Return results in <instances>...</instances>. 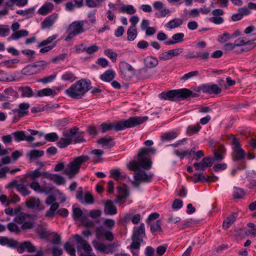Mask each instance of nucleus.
Masks as SVG:
<instances>
[{
  "label": "nucleus",
  "mask_w": 256,
  "mask_h": 256,
  "mask_svg": "<svg viewBox=\"0 0 256 256\" xmlns=\"http://www.w3.org/2000/svg\"><path fill=\"white\" fill-rule=\"evenodd\" d=\"M155 150L154 148H142L140 149L138 154L137 160L133 161L129 163L128 168L134 172V179L139 180L145 182H150L154 176L152 174H146L144 171L139 170L140 168L145 170H150L151 168L152 162L148 158L150 154H154Z\"/></svg>",
  "instance_id": "obj_1"
},
{
  "label": "nucleus",
  "mask_w": 256,
  "mask_h": 256,
  "mask_svg": "<svg viewBox=\"0 0 256 256\" xmlns=\"http://www.w3.org/2000/svg\"><path fill=\"white\" fill-rule=\"evenodd\" d=\"M148 120V117L144 116H134L130 117L125 120H120L111 123H102L100 124L101 132L104 133L107 131L114 130L119 131L124 130L126 128L134 127Z\"/></svg>",
  "instance_id": "obj_2"
},
{
  "label": "nucleus",
  "mask_w": 256,
  "mask_h": 256,
  "mask_svg": "<svg viewBox=\"0 0 256 256\" xmlns=\"http://www.w3.org/2000/svg\"><path fill=\"white\" fill-rule=\"evenodd\" d=\"M91 88V82L83 78L72 84L66 90V93L71 98L79 100L82 98Z\"/></svg>",
  "instance_id": "obj_3"
},
{
  "label": "nucleus",
  "mask_w": 256,
  "mask_h": 256,
  "mask_svg": "<svg viewBox=\"0 0 256 256\" xmlns=\"http://www.w3.org/2000/svg\"><path fill=\"white\" fill-rule=\"evenodd\" d=\"M90 159L88 156L82 155L74 158L70 162L64 170V174L70 178H74L80 171L81 165Z\"/></svg>",
  "instance_id": "obj_4"
},
{
  "label": "nucleus",
  "mask_w": 256,
  "mask_h": 256,
  "mask_svg": "<svg viewBox=\"0 0 256 256\" xmlns=\"http://www.w3.org/2000/svg\"><path fill=\"white\" fill-rule=\"evenodd\" d=\"M190 94L189 90L182 88L164 92L160 94V98L164 100L174 101L179 98H186Z\"/></svg>",
  "instance_id": "obj_5"
},
{
  "label": "nucleus",
  "mask_w": 256,
  "mask_h": 256,
  "mask_svg": "<svg viewBox=\"0 0 256 256\" xmlns=\"http://www.w3.org/2000/svg\"><path fill=\"white\" fill-rule=\"evenodd\" d=\"M228 139L231 140L232 144L233 145L232 160L236 162L243 160L246 156V153L240 147L238 139L232 134L228 136Z\"/></svg>",
  "instance_id": "obj_6"
},
{
  "label": "nucleus",
  "mask_w": 256,
  "mask_h": 256,
  "mask_svg": "<svg viewBox=\"0 0 256 256\" xmlns=\"http://www.w3.org/2000/svg\"><path fill=\"white\" fill-rule=\"evenodd\" d=\"M68 30V34L66 38V40L67 42L76 35L84 31V20L73 22L69 26Z\"/></svg>",
  "instance_id": "obj_7"
},
{
  "label": "nucleus",
  "mask_w": 256,
  "mask_h": 256,
  "mask_svg": "<svg viewBox=\"0 0 256 256\" xmlns=\"http://www.w3.org/2000/svg\"><path fill=\"white\" fill-rule=\"evenodd\" d=\"M14 221L22 224V229H30L33 227V220L32 216L24 212L16 216Z\"/></svg>",
  "instance_id": "obj_8"
},
{
  "label": "nucleus",
  "mask_w": 256,
  "mask_h": 256,
  "mask_svg": "<svg viewBox=\"0 0 256 256\" xmlns=\"http://www.w3.org/2000/svg\"><path fill=\"white\" fill-rule=\"evenodd\" d=\"M120 68L122 76L128 80H130L135 75L134 69L127 62H120Z\"/></svg>",
  "instance_id": "obj_9"
},
{
  "label": "nucleus",
  "mask_w": 256,
  "mask_h": 256,
  "mask_svg": "<svg viewBox=\"0 0 256 256\" xmlns=\"http://www.w3.org/2000/svg\"><path fill=\"white\" fill-rule=\"evenodd\" d=\"M26 205L30 208L38 210L44 209V207L41 204L40 200L36 197H30L26 202Z\"/></svg>",
  "instance_id": "obj_10"
},
{
  "label": "nucleus",
  "mask_w": 256,
  "mask_h": 256,
  "mask_svg": "<svg viewBox=\"0 0 256 256\" xmlns=\"http://www.w3.org/2000/svg\"><path fill=\"white\" fill-rule=\"evenodd\" d=\"M68 132L72 142L78 143L84 141L82 132H79L78 129L76 127L70 128Z\"/></svg>",
  "instance_id": "obj_11"
},
{
  "label": "nucleus",
  "mask_w": 256,
  "mask_h": 256,
  "mask_svg": "<svg viewBox=\"0 0 256 256\" xmlns=\"http://www.w3.org/2000/svg\"><path fill=\"white\" fill-rule=\"evenodd\" d=\"M212 165V158L208 156L204 158L200 162L193 164L196 170L202 171H204L206 168L210 167Z\"/></svg>",
  "instance_id": "obj_12"
},
{
  "label": "nucleus",
  "mask_w": 256,
  "mask_h": 256,
  "mask_svg": "<svg viewBox=\"0 0 256 256\" xmlns=\"http://www.w3.org/2000/svg\"><path fill=\"white\" fill-rule=\"evenodd\" d=\"M58 18V14L54 13L50 16L46 18L41 23V26L42 29L50 28Z\"/></svg>",
  "instance_id": "obj_13"
},
{
  "label": "nucleus",
  "mask_w": 256,
  "mask_h": 256,
  "mask_svg": "<svg viewBox=\"0 0 256 256\" xmlns=\"http://www.w3.org/2000/svg\"><path fill=\"white\" fill-rule=\"evenodd\" d=\"M214 16L209 18V20L216 24H220L224 22V20L220 16L224 14V10L222 9H216L212 12Z\"/></svg>",
  "instance_id": "obj_14"
},
{
  "label": "nucleus",
  "mask_w": 256,
  "mask_h": 256,
  "mask_svg": "<svg viewBox=\"0 0 256 256\" xmlns=\"http://www.w3.org/2000/svg\"><path fill=\"white\" fill-rule=\"evenodd\" d=\"M252 36V39H250L248 36L242 37V40L244 41L246 47L242 48L240 50V52L250 50L256 46V43L253 42L254 40H256V33L253 34Z\"/></svg>",
  "instance_id": "obj_15"
},
{
  "label": "nucleus",
  "mask_w": 256,
  "mask_h": 256,
  "mask_svg": "<svg viewBox=\"0 0 256 256\" xmlns=\"http://www.w3.org/2000/svg\"><path fill=\"white\" fill-rule=\"evenodd\" d=\"M72 143V142L69 132H64L62 133V136L57 142V146L60 148H64L66 147Z\"/></svg>",
  "instance_id": "obj_16"
},
{
  "label": "nucleus",
  "mask_w": 256,
  "mask_h": 256,
  "mask_svg": "<svg viewBox=\"0 0 256 256\" xmlns=\"http://www.w3.org/2000/svg\"><path fill=\"white\" fill-rule=\"evenodd\" d=\"M145 236L144 226V224H141L139 226L134 228L132 237L143 241L142 238Z\"/></svg>",
  "instance_id": "obj_17"
},
{
  "label": "nucleus",
  "mask_w": 256,
  "mask_h": 256,
  "mask_svg": "<svg viewBox=\"0 0 256 256\" xmlns=\"http://www.w3.org/2000/svg\"><path fill=\"white\" fill-rule=\"evenodd\" d=\"M104 212L106 214L114 215L117 213L116 207L110 200L106 202L104 207Z\"/></svg>",
  "instance_id": "obj_18"
},
{
  "label": "nucleus",
  "mask_w": 256,
  "mask_h": 256,
  "mask_svg": "<svg viewBox=\"0 0 256 256\" xmlns=\"http://www.w3.org/2000/svg\"><path fill=\"white\" fill-rule=\"evenodd\" d=\"M30 186L35 192L40 193H46L48 194L50 192V190H48V187L44 186H41L39 183L35 180H34L30 184Z\"/></svg>",
  "instance_id": "obj_19"
},
{
  "label": "nucleus",
  "mask_w": 256,
  "mask_h": 256,
  "mask_svg": "<svg viewBox=\"0 0 256 256\" xmlns=\"http://www.w3.org/2000/svg\"><path fill=\"white\" fill-rule=\"evenodd\" d=\"M214 160L216 161H221L223 158V154L225 153L226 150L223 146L218 145L217 148L212 150Z\"/></svg>",
  "instance_id": "obj_20"
},
{
  "label": "nucleus",
  "mask_w": 256,
  "mask_h": 256,
  "mask_svg": "<svg viewBox=\"0 0 256 256\" xmlns=\"http://www.w3.org/2000/svg\"><path fill=\"white\" fill-rule=\"evenodd\" d=\"M45 176L46 178L54 181L56 184L58 185L62 184L65 183V180L64 177L57 174H50L48 172V174H46Z\"/></svg>",
  "instance_id": "obj_21"
},
{
  "label": "nucleus",
  "mask_w": 256,
  "mask_h": 256,
  "mask_svg": "<svg viewBox=\"0 0 256 256\" xmlns=\"http://www.w3.org/2000/svg\"><path fill=\"white\" fill-rule=\"evenodd\" d=\"M30 106L28 103H22L19 105V108L15 109L14 112L18 113L19 117H22L28 114L27 110L29 108Z\"/></svg>",
  "instance_id": "obj_22"
},
{
  "label": "nucleus",
  "mask_w": 256,
  "mask_h": 256,
  "mask_svg": "<svg viewBox=\"0 0 256 256\" xmlns=\"http://www.w3.org/2000/svg\"><path fill=\"white\" fill-rule=\"evenodd\" d=\"M24 249H27L28 252H34L36 251L35 246L29 242H25L22 243L18 248V251L20 252H24Z\"/></svg>",
  "instance_id": "obj_23"
},
{
  "label": "nucleus",
  "mask_w": 256,
  "mask_h": 256,
  "mask_svg": "<svg viewBox=\"0 0 256 256\" xmlns=\"http://www.w3.org/2000/svg\"><path fill=\"white\" fill-rule=\"evenodd\" d=\"M112 140L110 136H104L99 139L98 140V143L102 144L103 146L110 148L114 145V142L112 141Z\"/></svg>",
  "instance_id": "obj_24"
},
{
  "label": "nucleus",
  "mask_w": 256,
  "mask_h": 256,
  "mask_svg": "<svg viewBox=\"0 0 256 256\" xmlns=\"http://www.w3.org/2000/svg\"><path fill=\"white\" fill-rule=\"evenodd\" d=\"M36 232L41 238H45L48 236L49 232L47 230L46 224L38 225L36 228Z\"/></svg>",
  "instance_id": "obj_25"
},
{
  "label": "nucleus",
  "mask_w": 256,
  "mask_h": 256,
  "mask_svg": "<svg viewBox=\"0 0 256 256\" xmlns=\"http://www.w3.org/2000/svg\"><path fill=\"white\" fill-rule=\"evenodd\" d=\"M48 172H40L38 169H36L34 170L28 172L26 176L30 178L31 180H35L37 178L42 176L43 178H46V174H48Z\"/></svg>",
  "instance_id": "obj_26"
},
{
  "label": "nucleus",
  "mask_w": 256,
  "mask_h": 256,
  "mask_svg": "<svg viewBox=\"0 0 256 256\" xmlns=\"http://www.w3.org/2000/svg\"><path fill=\"white\" fill-rule=\"evenodd\" d=\"M238 216V214L232 213L228 216L223 222L222 227L224 229H228L235 222Z\"/></svg>",
  "instance_id": "obj_27"
},
{
  "label": "nucleus",
  "mask_w": 256,
  "mask_h": 256,
  "mask_svg": "<svg viewBox=\"0 0 256 256\" xmlns=\"http://www.w3.org/2000/svg\"><path fill=\"white\" fill-rule=\"evenodd\" d=\"M116 74L114 70H108L100 76V79L104 82H110L114 78Z\"/></svg>",
  "instance_id": "obj_28"
},
{
  "label": "nucleus",
  "mask_w": 256,
  "mask_h": 256,
  "mask_svg": "<svg viewBox=\"0 0 256 256\" xmlns=\"http://www.w3.org/2000/svg\"><path fill=\"white\" fill-rule=\"evenodd\" d=\"M117 189L118 192V200H120L127 197L128 194V188L127 186L124 184L122 186H118Z\"/></svg>",
  "instance_id": "obj_29"
},
{
  "label": "nucleus",
  "mask_w": 256,
  "mask_h": 256,
  "mask_svg": "<svg viewBox=\"0 0 256 256\" xmlns=\"http://www.w3.org/2000/svg\"><path fill=\"white\" fill-rule=\"evenodd\" d=\"M19 92H21V96L22 98H30L34 96L32 88L28 86H20L18 88Z\"/></svg>",
  "instance_id": "obj_30"
},
{
  "label": "nucleus",
  "mask_w": 256,
  "mask_h": 256,
  "mask_svg": "<svg viewBox=\"0 0 256 256\" xmlns=\"http://www.w3.org/2000/svg\"><path fill=\"white\" fill-rule=\"evenodd\" d=\"M54 4L51 2H47L44 4L38 10V12L42 15H46L54 8Z\"/></svg>",
  "instance_id": "obj_31"
},
{
  "label": "nucleus",
  "mask_w": 256,
  "mask_h": 256,
  "mask_svg": "<svg viewBox=\"0 0 256 256\" xmlns=\"http://www.w3.org/2000/svg\"><path fill=\"white\" fill-rule=\"evenodd\" d=\"M144 62L146 66L150 68L156 66L158 64V60L152 56H147Z\"/></svg>",
  "instance_id": "obj_32"
},
{
  "label": "nucleus",
  "mask_w": 256,
  "mask_h": 256,
  "mask_svg": "<svg viewBox=\"0 0 256 256\" xmlns=\"http://www.w3.org/2000/svg\"><path fill=\"white\" fill-rule=\"evenodd\" d=\"M56 92L50 88H46L40 90L36 94V96L42 97L44 96H50L56 95Z\"/></svg>",
  "instance_id": "obj_33"
},
{
  "label": "nucleus",
  "mask_w": 256,
  "mask_h": 256,
  "mask_svg": "<svg viewBox=\"0 0 256 256\" xmlns=\"http://www.w3.org/2000/svg\"><path fill=\"white\" fill-rule=\"evenodd\" d=\"M110 174L112 178L116 180H122L126 178L128 176L126 174H124L121 172L120 170H112L110 171Z\"/></svg>",
  "instance_id": "obj_34"
},
{
  "label": "nucleus",
  "mask_w": 256,
  "mask_h": 256,
  "mask_svg": "<svg viewBox=\"0 0 256 256\" xmlns=\"http://www.w3.org/2000/svg\"><path fill=\"white\" fill-rule=\"evenodd\" d=\"M183 20L180 18H174L166 24V26L170 29H172L178 27L182 24Z\"/></svg>",
  "instance_id": "obj_35"
},
{
  "label": "nucleus",
  "mask_w": 256,
  "mask_h": 256,
  "mask_svg": "<svg viewBox=\"0 0 256 256\" xmlns=\"http://www.w3.org/2000/svg\"><path fill=\"white\" fill-rule=\"evenodd\" d=\"M126 34L128 41L134 40L137 36L136 28L130 27L127 30Z\"/></svg>",
  "instance_id": "obj_36"
},
{
  "label": "nucleus",
  "mask_w": 256,
  "mask_h": 256,
  "mask_svg": "<svg viewBox=\"0 0 256 256\" xmlns=\"http://www.w3.org/2000/svg\"><path fill=\"white\" fill-rule=\"evenodd\" d=\"M17 190L23 196H26L30 194V191L28 190L26 185L24 184H20L18 186Z\"/></svg>",
  "instance_id": "obj_37"
},
{
  "label": "nucleus",
  "mask_w": 256,
  "mask_h": 256,
  "mask_svg": "<svg viewBox=\"0 0 256 256\" xmlns=\"http://www.w3.org/2000/svg\"><path fill=\"white\" fill-rule=\"evenodd\" d=\"M148 224L150 226V230L152 232H162L161 221L160 220H158L155 222L150 223Z\"/></svg>",
  "instance_id": "obj_38"
},
{
  "label": "nucleus",
  "mask_w": 256,
  "mask_h": 256,
  "mask_svg": "<svg viewBox=\"0 0 256 256\" xmlns=\"http://www.w3.org/2000/svg\"><path fill=\"white\" fill-rule=\"evenodd\" d=\"M12 134L16 142L25 140L26 139V135L24 131H16Z\"/></svg>",
  "instance_id": "obj_39"
},
{
  "label": "nucleus",
  "mask_w": 256,
  "mask_h": 256,
  "mask_svg": "<svg viewBox=\"0 0 256 256\" xmlns=\"http://www.w3.org/2000/svg\"><path fill=\"white\" fill-rule=\"evenodd\" d=\"M23 74L30 76L38 73V70L34 69L32 64L28 65L24 67L22 70Z\"/></svg>",
  "instance_id": "obj_40"
},
{
  "label": "nucleus",
  "mask_w": 256,
  "mask_h": 256,
  "mask_svg": "<svg viewBox=\"0 0 256 256\" xmlns=\"http://www.w3.org/2000/svg\"><path fill=\"white\" fill-rule=\"evenodd\" d=\"M34 70H38V73L44 70L48 66V63L44 60L36 62L32 64Z\"/></svg>",
  "instance_id": "obj_41"
},
{
  "label": "nucleus",
  "mask_w": 256,
  "mask_h": 256,
  "mask_svg": "<svg viewBox=\"0 0 256 256\" xmlns=\"http://www.w3.org/2000/svg\"><path fill=\"white\" fill-rule=\"evenodd\" d=\"M44 154L43 150H30L28 153L30 160L36 159L42 156Z\"/></svg>",
  "instance_id": "obj_42"
},
{
  "label": "nucleus",
  "mask_w": 256,
  "mask_h": 256,
  "mask_svg": "<svg viewBox=\"0 0 256 256\" xmlns=\"http://www.w3.org/2000/svg\"><path fill=\"white\" fill-rule=\"evenodd\" d=\"M28 32L26 30H20L12 34L11 36V38L13 40H16L22 37L26 36H28Z\"/></svg>",
  "instance_id": "obj_43"
},
{
  "label": "nucleus",
  "mask_w": 256,
  "mask_h": 256,
  "mask_svg": "<svg viewBox=\"0 0 256 256\" xmlns=\"http://www.w3.org/2000/svg\"><path fill=\"white\" fill-rule=\"evenodd\" d=\"M120 12L122 13L126 12L128 14H134L136 10L132 5L123 6L120 8Z\"/></svg>",
  "instance_id": "obj_44"
},
{
  "label": "nucleus",
  "mask_w": 256,
  "mask_h": 256,
  "mask_svg": "<svg viewBox=\"0 0 256 256\" xmlns=\"http://www.w3.org/2000/svg\"><path fill=\"white\" fill-rule=\"evenodd\" d=\"M17 242L13 240H10L5 237H0V244L2 245L8 244L10 246H16Z\"/></svg>",
  "instance_id": "obj_45"
},
{
  "label": "nucleus",
  "mask_w": 256,
  "mask_h": 256,
  "mask_svg": "<svg viewBox=\"0 0 256 256\" xmlns=\"http://www.w3.org/2000/svg\"><path fill=\"white\" fill-rule=\"evenodd\" d=\"M34 11V8H30L25 10H18L16 11V14L23 16H26V18H29L33 16Z\"/></svg>",
  "instance_id": "obj_46"
},
{
  "label": "nucleus",
  "mask_w": 256,
  "mask_h": 256,
  "mask_svg": "<svg viewBox=\"0 0 256 256\" xmlns=\"http://www.w3.org/2000/svg\"><path fill=\"white\" fill-rule=\"evenodd\" d=\"M201 128V126L197 124L196 125L189 126L186 130L187 134L192 136L194 134L197 133Z\"/></svg>",
  "instance_id": "obj_47"
},
{
  "label": "nucleus",
  "mask_w": 256,
  "mask_h": 256,
  "mask_svg": "<svg viewBox=\"0 0 256 256\" xmlns=\"http://www.w3.org/2000/svg\"><path fill=\"white\" fill-rule=\"evenodd\" d=\"M246 194L244 190L239 188H234V198H243Z\"/></svg>",
  "instance_id": "obj_48"
},
{
  "label": "nucleus",
  "mask_w": 256,
  "mask_h": 256,
  "mask_svg": "<svg viewBox=\"0 0 256 256\" xmlns=\"http://www.w3.org/2000/svg\"><path fill=\"white\" fill-rule=\"evenodd\" d=\"M50 205V208L46 214V216L48 217L52 216L59 206V204L58 202H54Z\"/></svg>",
  "instance_id": "obj_49"
},
{
  "label": "nucleus",
  "mask_w": 256,
  "mask_h": 256,
  "mask_svg": "<svg viewBox=\"0 0 256 256\" xmlns=\"http://www.w3.org/2000/svg\"><path fill=\"white\" fill-rule=\"evenodd\" d=\"M93 246L98 250L104 252L107 248L106 246L102 243H100L96 240H93L92 242Z\"/></svg>",
  "instance_id": "obj_50"
},
{
  "label": "nucleus",
  "mask_w": 256,
  "mask_h": 256,
  "mask_svg": "<svg viewBox=\"0 0 256 256\" xmlns=\"http://www.w3.org/2000/svg\"><path fill=\"white\" fill-rule=\"evenodd\" d=\"M132 242L131 243L130 247L131 249L138 250L140 246V243L143 241H141L138 238H134L132 237Z\"/></svg>",
  "instance_id": "obj_51"
},
{
  "label": "nucleus",
  "mask_w": 256,
  "mask_h": 256,
  "mask_svg": "<svg viewBox=\"0 0 256 256\" xmlns=\"http://www.w3.org/2000/svg\"><path fill=\"white\" fill-rule=\"evenodd\" d=\"M80 221L82 223V224L85 227H93L94 225V222L92 220H89L86 216L82 217Z\"/></svg>",
  "instance_id": "obj_52"
},
{
  "label": "nucleus",
  "mask_w": 256,
  "mask_h": 256,
  "mask_svg": "<svg viewBox=\"0 0 256 256\" xmlns=\"http://www.w3.org/2000/svg\"><path fill=\"white\" fill-rule=\"evenodd\" d=\"M147 70L146 68H141L138 70L136 72V76L140 80H142L148 77L147 74Z\"/></svg>",
  "instance_id": "obj_53"
},
{
  "label": "nucleus",
  "mask_w": 256,
  "mask_h": 256,
  "mask_svg": "<svg viewBox=\"0 0 256 256\" xmlns=\"http://www.w3.org/2000/svg\"><path fill=\"white\" fill-rule=\"evenodd\" d=\"M64 248L70 256L75 255L76 250L74 246L70 244L68 242H66L64 244Z\"/></svg>",
  "instance_id": "obj_54"
},
{
  "label": "nucleus",
  "mask_w": 256,
  "mask_h": 256,
  "mask_svg": "<svg viewBox=\"0 0 256 256\" xmlns=\"http://www.w3.org/2000/svg\"><path fill=\"white\" fill-rule=\"evenodd\" d=\"M57 38V35H52L50 37H48L46 40H43L42 42L38 44V47H42L43 46H45L48 44L51 43L53 40L56 39Z\"/></svg>",
  "instance_id": "obj_55"
},
{
  "label": "nucleus",
  "mask_w": 256,
  "mask_h": 256,
  "mask_svg": "<svg viewBox=\"0 0 256 256\" xmlns=\"http://www.w3.org/2000/svg\"><path fill=\"white\" fill-rule=\"evenodd\" d=\"M56 77V74L54 73L53 74L49 76H48L40 80H38V82H40L43 84H47L53 81Z\"/></svg>",
  "instance_id": "obj_56"
},
{
  "label": "nucleus",
  "mask_w": 256,
  "mask_h": 256,
  "mask_svg": "<svg viewBox=\"0 0 256 256\" xmlns=\"http://www.w3.org/2000/svg\"><path fill=\"white\" fill-rule=\"evenodd\" d=\"M177 136L176 133L174 132L164 134L162 136V140H172Z\"/></svg>",
  "instance_id": "obj_57"
},
{
  "label": "nucleus",
  "mask_w": 256,
  "mask_h": 256,
  "mask_svg": "<svg viewBox=\"0 0 256 256\" xmlns=\"http://www.w3.org/2000/svg\"><path fill=\"white\" fill-rule=\"evenodd\" d=\"M192 180L194 183L198 182H205L206 177L202 173L196 174L192 177Z\"/></svg>",
  "instance_id": "obj_58"
},
{
  "label": "nucleus",
  "mask_w": 256,
  "mask_h": 256,
  "mask_svg": "<svg viewBox=\"0 0 256 256\" xmlns=\"http://www.w3.org/2000/svg\"><path fill=\"white\" fill-rule=\"evenodd\" d=\"M73 218L74 220H80L81 218L82 217V212L80 208H73Z\"/></svg>",
  "instance_id": "obj_59"
},
{
  "label": "nucleus",
  "mask_w": 256,
  "mask_h": 256,
  "mask_svg": "<svg viewBox=\"0 0 256 256\" xmlns=\"http://www.w3.org/2000/svg\"><path fill=\"white\" fill-rule=\"evenodd\" d=\"M44 138L48 142H55L58 138V134L55 132L48 134L44 136Z\"/></svg>",
  "instance_id": "obj_60"
},
{
  "label": "nucleus",
  "mask_w": 256,
  "mask_h": 256,
  "mask_svg": "<svg viewBox=\"0 0 256 256\" xmlns=\"http://www.w3.org/2000/svg\"><path fill=\"white\" fill-rule=\"evenodd\" d=\"M7 228L10 232H15L16 233H19L20 232V228L18 225L14 222L8 224Z\"/></svg>",
  "instance_id": "obj_61"
},
{
  "label": "nucleus",
  "mask_w": 256,
  "mask_h": 256,
  "mask_svg": "<svg viewBox=\"0 0 256 256\" xmlns=\"http://www.w3.org/2000/svg\"><path fill=\"white\" fill-rule=\"evenodd\" d=\"M104 54L110 58L113 62L116 60L117 54L113 52L111 50L108 49L104 50Z\"/></svg>",
  "instance_id": "obj_62"
},
{
  "label": "nucleus",
  "mask_w": 256,
  "mask_h": 256,
  "mask_svg": "<svg viewBox=\"0 0 256 256\" xmlns=\"http://www.w3.org/2000/svg\"><path fill=\"white\" fill-rule=\"evenodd\" d=\"M108 230H106L103 226H100L96 229V236L98 238H100L104 236Z\"/></svg>",
  "instance_id": "obj_63"
},
{
  "label": "nucleus",
  "mask_w": 256,
  "mask_h": 256,
  "mask_svg": "<svg viewBox=\"0 0 256 256\" xmlns=\"http://www.w3.org/2000/svg\"><path fill=\"white\" fill-rule=\"evenodd\" d=\"M98 50V47L96 45H92L88 48H84L82 49V52L86 51L88 54H92L96 52Z\"/></svg>",
  "instance_id": "obj_64"
}]
</instances>
